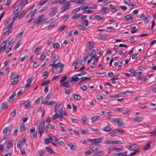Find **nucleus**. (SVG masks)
Segmentation results:
<instances>
[{
  "label": "nucleus",
  "instance_id": "obj_1",
  "mask_svg": "<svg viewBox=\"0 0 156 156\" xmlns=\"http://www.w3.org/2000/svg\"><path fill=\"white\" fill-rule=\"evenodd\" d=\"M44 14H42L40 16L35 20L34 25L35 26L37 24H41L43 23L46 20V19H44Z\"/></svg>",
  "mask_w": 156,
  "mask_h": 156
},
{
  "label": "nucleus",
  "instance_id": "obj_2",
  "mask_svg": "<svg viewBox=\"0 0 156 156\" xmlns=\"http://www.w3.org/2000/svg\"><path fill=\"white\" fill-rule=\"evenodd\" d=\"M62 64L61 63L59 62L55 64H50L49 66H51L52 67L51 70L52 73H55L57 71L58 69L60 68Z\"/></svg>",
  "mask_w": 156,
  "mask_h": 156
},
{
  "label": "nucleus",
  "instance_id": "obj_3",
  "mask_svg": "<svg viewBox=\"0 0 156 156\" xmlns=\"http://www.w3.org/2000/svg\"><path fill=\"white\" fill-rule=\"evenodd\" d=\"M120 142L121 141L119 140H107L104 141L103 142V143L105 144H108L109 145L117 144L119 143L122 144Z\"/></svg>",
  "mask_w": 156,
  "mask_h": 156
},
{
  "label": "nucleus",
  "instance_id": "obj_4",
  "mask_svg": "<svg viewBox=\"0 0 156 156\" xmlns=\"http://www.w3.org/2000/svg\"><path fill=\"white\" fill-rule=\"evenodd\" d=\"M45 124V122L44 121H42L40 123L38 129V133L40 136H41L43 133L44 132V129Z\"/></svg>",
  "mask_w": 156,
  "mask_h": 156
},
{
  "label": "nucleus",
  "instance_id": "obj_5",
  "mask_svg": "<svg viewBox=\"0 0 156 156\" xmlns=\"http://www.w3.org/2000/svg\"><path fill=\"white\" fill-rule=\"evenodd\" d=\"M130 151H139V146L136 144H133L131 145H129L128 148Z\"/></svg>",
  "mask_w": 156,
  "mask_h": 156
},
{
  "label": "nucleus",
  "instance_id": "obj_6",
  "mask_svg": "<svg viewBox=\"0 0 156 156\" xmlns=\"http://www.w3.org/2000/svg\"><path fill=\"white\" fill-rule=\"evenodd\" d=\"M70 2H68L61 8V12L63 13L69 9Z\"/></svg>",
  "mask_w": 156,
  "mask_h": 156
},
{
  "label": "nucleus",
  "instance_id": "obj_7",
  "mask_svg": "<svg viewBox=\"0 0 156 156\" xmlns=\"http://www.w3.org/2000/svg\"><path fill=\"white\" fill-rule=\"evenodd\" d=\"M65 1V0H54V1H51L49 2L48 4V5L53 4L59 3L60 4H62Z\"/></svg>",
  "mask_w": 156,
  "mask_h": 156
},
{
  "label": "nucleus",
  "instance_id": "obj_8",
  "mask_svg": "<svg viewBox=\"0 0 156 156\" xmlns=\"http://www.w3.org/2000/svg\"><path fill=\"white\" fill-rule=\"evenodd\" d=\"M55 114L53 115L52 118L53 120H55L58 118H63V115L59 114L58 112H55Z\"/></svg>",
  "mask_w": 156,
  "mask_h": 156
},
{
  "label": "nucleus",
  "instance_id": "obj_9",
  "mask_svg": "<svg viewBox=\"0 0 156 156\" xmlns=\"http://www.w3.org/2000/svg\"><path fill=\"white\" fill-rule=\"evenodd\" d=\"M101 147V145L99 144L94 145L91 148L92 151H96L99 149Z\"/></svg>",
  "mask_w": 156,
  "mask_h": 156
},
{
  "label": "nucleus",
  "instance_id": "obj_10",
  "mask_svg": "<svg viewBox=\"0 0 156 156\" xmlns=\"http://www.w3.org/2000/svg\"><path fill=\"white\" fill-rule=\"evenodd\" d=\"M49 138H44V143L46 144H48L52 142L53 140L52 137L50 135H49Z\"/></svg>",
  "mask_w": 156,
  "mask_h": 156
},
{
  "label": "nucleus",
  "instance_id": "obj_11",
  "mask_svg": "<svg viewBox=\"0 0 156 156\" xmlns=\"http://www.w3.org/2000/svg\"><path fill=\"white\" fill-rule=\"evenodd\" d=\"M55 103V101H49L48 100L43 101L42 103L44 105H53Z\"/></svg>",
  "mask_w": 156,
  "mask_h": 156
},
{
  "label": "nucleus",
  "instance_id": "obj_12",
  "mask_svg": "<svg viewBox=\"0 0 156 156\" xmlns=\"http://www.w3.org/2000/svg\"><path fill=\"white\" fill-rule=\"evenodd\" d=\"M134 18L132 17L131 16L130 14L126 15L125 17V20L126 21H128L129 20L132 22L134 21Z\"/></svg>",
  "mask_w": 156,
  "mask_h": 156
},
{
  "label": "nucleus",
  "instance_id": "obj_13",
  "mask_svg": "<svg viewBox=\"0 0 156 156\" xmlns=\"http://www.w3.org/2000/svg\"><path fill=\"white\" fill-rule=\"evenodd\" d=\"M79 78L77 76V75H74L71 77L70 81L71 82H76L78 80Z\"/></svg>",
  "mask_w": 156,
  "mask_h": 156
},
{
  "label": "nucleus",
  "instance_id": "obj_14",
  "mask_svg": "<svg viewBox=\"0 0 156 156\" xmlns=\"http://www.w3.org/2000/svg\"><path fill=\"white\" fill-rule=\"evenodd\" d=\"M21 9L18 6L14 8L13 10V12L14 14H19V13L21 11Z\"/></svg>",
  "mask_w": 156,
  "mask_h": 156
},
{
  "label": "nucleus",
  "instance_id": "obj_15",
  "mask_svg": "<svg viewBox=\"0 0 156 156\" xmlns=\"http://www.w3.org/2000/svg\"><path fill=\"white\" fill-rule=\"evenodd\" d=\"M103 140V137H101L98 138L94 139V143H100Z\"/></svg>",
  "mask_w": 156,
  "mask_h": 156
},
{
  "label": "nucleus",
  "instance_id": "obj_16",
  "mask_svg": "<svg viewBox=\"0 0 156 156\" xmlns=\"http://www.w3.org/2000/svg\"><path fill=\"white\" fill-rule=\"evenodd\" d=\"M58 9H57L54 8L50 12L49 15L50 16H52L58 12Z\"/></svg>",
  "mask_w": 156,
  "mask_h": 156
},
{
  "label": "nucleus",
  "instance_id": "obj_17",
  "mask_svg": "<svg viewBox=\"0 0 156 156\" xmlns=\"http://www.w3.org/2000/svg\"><path fill=\"white\" fill-rule=\"evenodd\" d=\"M90 8L88 9L87 13H90L94 12V9H97V6L96 5H94L92 7L89 6Z\"/></svg>",
  "mask_w": 156,
  "mask_h": 156
},
{
  "label": "nucleus",
  "instance_id": "obj_18",
  "mask_svg": "<svg viewBox=\"0 0 156 156\" xmlns=\"http://www.w3.org/2000/svg\"><path fill=\"white\" fill-rule=\"evenodd\" d=\"M10 129V127L9 126L5 127L3 130V133L5 135H7L8 134V133Z\"/></svg>",
  "mask_w": 156,
  "mask_h": 156
},
{
  "label": "nucleus",
  "instance_id": "obj_19",
  "mask_svg": "<svg viewBox=\"0 0 156 156\" xmlns=\"http://www.w3.org/2000/svg\"><path fill=\"white\" fill-rule=\"evenodd\" d=\"M87 45L88 46V48L90 50L94 48V44L90 41L88 42Z\"/></svg>",
  "mask_w": 156,
  "mask_h": 156
},
{
  "label": "nucleus",
  "instance_id": "obj_20",
  "mask_svg": "<svg viewBox=\"0 0 156 156\" xmlns=\"http://www.w3.org/2000/svg\"><path fill=\"white\" fill-rule=\"evenodd\" d=\"M144 119L142 117H137L133 119L134 121L137 122H141Z\"/></svg>",
  "mask_w": 156,
  "mask_h": 156
},
{
  "label": "nucleus",
  "instance_id": "obj_21",
  "mask_svg": "<svg viewBox=\"0 0 156 156\" xmlns=\"http://www.w3.org/2000/svg\"><path fill=\"white\" fill-rule=\"evenodd\" d=\"M101 118V116H100L98 115H95L92 117L91 119L92 120L91 121V122H93L97 121L99 119H100Z\"/></svg>",
  "mask_w": 156,
  "mask_h": 156
},
{
  "label": "nucleus",
  "instance_id": "obj_22",
  "mask_svg": "<svg viewBox=\"0 0 156 156\" xmlns=\"http://www.w3.org/2000/svg\"><path fill=\"white\" fill-rule=\"evenodd\" d=\"M8 106L7 103L6 101L4 102L1 105V107L2 109L7 108Z\"/></svg>",
  "mask_w": 156,
  "mask_h": 156
},
{
  "label": "nucleus",
  "instance_id": "obj_23",
  "mask_svg": "<svg viewBox=\"0 0 156 156\" xmlns=\"http://www.w3.org/2000/svg\"><path fill=\"white\" fill-rule=\"evenodd\" d=\"M13 145V141L12 140H9L7 143V147L10 148L12 147Z\"/></svg>",
  "mask_w": 156,
  "mask_h": 156
},
{
  "label": "nucleus",
  "instance_id": "obj_24",
  "mask_svg": "<svg viewBox=\"0 0 156 156\" xmlns=\"http://www.w3.org/2000/svg\"><path fill=\"white\" fill-rule=\"evenodd\" d=\"M32 81V80L31 79H28L27 80V83L25 86V87L27 88H28L29 87L31 84Z\"/></svg>",
  "mask_w": 156,
  "mask_h": 156
},
{
  "label": "nucleus",
  "instance_id": "obj_25",
  "mask_svg": "<svg viewBox=\"0 0 156 156\" xmlns=\"http://www.w3.org/2000/svg\"><path fill=\"white\" fill-rule=\"evenodd\" d=\"M82 122L85 124H87L89 122V120L85 117H83L81 119Z\"/></svg>",
  "mask_w": 156,
  "mask_h": 156
},
{
  "label": "nucleus",
  "instance_id": "obj_26",
  "mask_svg": "<svg viewBox=\"0 0 156 156\" xmlns=\"http://www.w3.org/2000/svg\"><path fill=\"white\" fill-rule=\"evenodd\" d=\"M45 148L46 150L48 152L52 154H54L55 153L54 151L52 149V148L49 147H46Z\"/></svg>",
  "mask_w": 156,
  "mask_h": 156
},
{
  "label": "nucleus",
  "instance_id": "obj_27",
  "mask_svg": "<svg viewBox=\"0 0 156 156\" xmlns=\"http://www.w3.org/2000/svg\"><path fill=\"white\" fill-rule=\"evenodd\" d=\"M110 126L111 125L108 124L107 126L104 128L103 129V131L105 132L109 131L111 129Z\"/></svg>",
  "mask_w": 156,
  "mask_h": 156
},
{
  "label": "nucleus",
  "instance_id": "obj_28",
  "mask_svg": "<svg viewBox=\"0 0 156 156\" xmlns=\"http://www.w3.org/2000/svg\"><path fill=\"white\" fill-rule=\"evenodd\" d=\"M122 119L121 118H114L112 119L111 121L112 122H116L118 123L120 121H122Z\"/></svg>",
  "mask_w": 156,
  "mask_h": 156
},
{
  "label": "nucleus",
  "instance_id": "obj_29",
  "mask_svg": "<svg viewBox=\"0 0 156 156\" xmlns=\"http://www.w3.org/2000/svg\"><path fill=\"white\" fill-rule=\"evenodd\" d=\"M58 113L63 115H67L66 112L65 111H63L62 108H60L58 110Z\"/></svg>",
  "mask_w": 156,
  "mask_h": 156
},
{
  "label": "nucleus",
  "instance_id": "obj_30",
  "mask_svg": "<svg viewBox=\"0 0 156 156\" xmlns=\"http://www.w3.org/2000/svg\"><path fill=\"white\" fill-rule=\"evenodd\" d=\"M67 146L70 147V149L72 150L75 151L76 150V147L73 144L71 143L68 144Z\"/></svg>",
  "mask_w": 156,
  "mask_h": 156
},
{
  "label": "nucleus",
  "instance_id": "obj_31",
  "mask_svg": "<svg viewBox=\"0 0 156 156\" xmlns=\"http://www.w3.org/2000/svg\"><path fill=\"white\" fill-rule=\"evenodd\" d=\"M94 18L96 19L97 20L100 21L102 20V19L104 18V17H102L101 16L99 15H94Z\"/></svg>",
  "mask_w": 156,
  "mask_h": 156
},
{
  "label": "nucleus",
  "instance_id": "obj_32",
  "mask_svg": "<svg viewBox=\"0 0 156 156\" xmlns=\"http://www.w3.org/2000/svg\"><path fill=\"white\" fill-rule=\"evenodd\" d=\"M108 36L107 34H101L99 35L100 37V40H104Z\"/></svg>",
  "mask_w": 156,
  "mask_h": 156
},
{
  "label": "nucleus",
  "instance_id": "obj_33",
  "mask_svg": "<svg viewBox=\"0 0 156 156\" xmlns=\"http://www.w3.org/2000/svg\"><path fill=\"white\" fill-rule=\"evenodd\" d=\"M90 129L93 132H97V133L98 135H100L101 134V133L99 132V129H94L92 128H90Z\"/></svg>",
  "mask_w": 156,
  "mask_h": 156
},
{
  "label": "nucleus",
  "instance_id": "obj_34",
  "mask_svg": "<svg viewBox=\"0 0 156 156\" xmlns=\"http://www.w3.org/2000/svg\"><path fill=\"white\" fill-rule=\"evenodd\" d=\"M37 9H35L33 11H31L29 13V15L31 16V17L34 18V14L37 12Z\"/></svg>",
  "mask_w": 156,
  "mask_h": 156
},
{
  "label": "nucleus",
  "instance_id": "obj_35",
  "mask_svg": "<svg viewBox=\"0 0 156 156\" xmlns=\"http://www.w3.org/2000/svg\"><path fill=\"white\" fill-rule=\"evenodd\" d=\"M26 129V127L24 124H20V131H23Z\"/></svg>",
  "mask_w": 156,
  "mask_h": 156
},
{
  "label": "nucleus",
  "instance_id": "obj_36",
  "mask_svg": "<svg viewBox=\"0 0 156 156\" xmlns=\"http://www.w3.org/2000/svg\"><path fill=\"white\" fill-rule=\"evenodd\" d=\"M69 16L68 15H65L64 16L62 17V21L65 22L69 18Z\"/></svg>",
  "mask_w": 156,
  "mask_h": 156
},
{
  "label": "nucleus",
  "instance_id": "obj_37",
  "mask_svg": "<svg viewBox=\"0 0 156 156\" xmlns=\"http://www.w3.org/2000/svg\"><path fill=\"white\" fill-rule=\"evenodd\" d=\"M48 71H44L42 75V77L44 79H46L47 78L48 76Z\"/></svg>",
  "mask_w": 156,
  "mask_h": 156
},
{
  "label": "nucleus",
  "instance_id": "obj_38",
  "mask_svg": "<svg viewBox=\"0 0 156 156\" xmlns=\"http://www.w3.org/2000/svg\"><path fill=\"white\" fill-rule=\"evenodd\" d=\"M14 41V39L12 38H9L8 40V44L9 46H10L12 45V43H13Z\"/></svg>",
  "mask_w": 156,
  "mask_h": 156
},
{
  "label": "nucleus",
  "instance_id": "obj_39",
  "mask_svg": "<svg viewBox=\"0 0 156 156\" xmlns=\"http://www.w3.org/2000/svg\"><path fill=\"white\" fill-rule=\"evenodd\" d=\"M108 8V7H102L101 9V13L103 14L106 13L107 11H106V9Z\"/></svg>",
  "mask_w": 156,
  "mask_h": 156
},
{
  "label": "nucleus",
  "instance_id": "obj_40",
  "mask_svg": "<svg viewBox=\"0 0 156 156\" xmlns=\"http://www.w3.org/2000/svg\"><path fill=\"white\" fill-rule=\"evenodd\" d=\"M60 47V44L59 43H55L53 44V48L55 49H58Z\"/></svg>",
  "mask_w": 156,
  "mask_h": 156
},
{
  "label": "nucleus",
  "instance_id": "obj_41",
  "mask_svg": "<svg viewBox=\"0 0 156 156\" xmlns=\"http://www.w3.org/2000/svg\"><path fill=\"white\" fill-rule=\"evenodd\" d=\"M70 120L71 122L73 123H78L79 122V120L78 119L73 118H71Z\"/></svg>",
  "mask_w": 156,
  "mask_h": 156
},
{
  "label": "nucleus",
  "instance_id": "obj_42",
  "mask_svg": "<svg viewBox=\"0 0 156 156\" xmlns=\"http://www.w3.org/2000/svg\"><path fill=\"white\" fill-rule=\"evenodd\" d=\"M31 106V103L30 101H29L25 105V107L26 109L30 108Z\"/></svg>",
  "mask_w": 156,
  "mask_h": 156
},
{
  "label": "nucleus",
  "instance_id": "obj_43",
  "mask_svg": "<svg viewBox=\"0 0 156 156\" xmlns=\"http://www.w3.org/2000/svg\"><path fill=\"white\" fill-rule=\"evenodd\" d=\"M150 143H149L143 147V149L144 151H146L148 150L150 147Z\"/></svg>",
  "mask_w": 156,
  "mask_h": 156
},
{
  "label": "nucleus",
  "instance_id": "obj_44",
  "mask_svg": "<svg viewBox=\"0 0 156 156\" xmlns=\"http://www.w3.org/2000/svg\"><path fill=\"white\" fill-rule=\"evenodd\" d=\"M77 27L79 29L81 30H85L87 29L85 27L80 25H78Z\"/></svg>",
  "mask_w": 156,
  "mask_h": 156
},
{
  "label": "nucleus",
  "instance_id": "obj_45",
  "mask_svg": "<svg viewBox=\"0 0 156 156\" xmlns=\"http://www.w3.org/2000/svg\"><path fill=\"white\" fill-rule=\"evenodd\" d=\"M62 86L64 87H69V81H67L66 82H64L62 84Z\"/></svg>",
  "mask_w": 156,
  "mask_h": 156
},
{
  "label": "nucleus",
  "instance_id": "obj_46",
  "mask_svg": "<svg viewBox=\"0 0 156 156\" xmlns=\"http://www.w3.org/2000/svg\"><path fill=\"white\" fill-rule=\"evenodd\" d=\"M47 0H43L41 1L40 2L37 4L38 6H41L43 5L47 2Z\"/></svg>",
  "mask_w": 156,
  "mask_h": 156
},
{
  "label": "nucleus",
  "instance_id": "obj_47",
  "mask_svg": "<svg viewBox=\"0 0 156 156\" xmlns=\"http://www.w3.org/2000/svg\"><path fill=\"white\" fill-rule=\"evenodd\" d=\"M28 3V0H22L20 4L21 5H25Z\"/></svg>",
  "mask_w": 156,
  "mask_h": 156
},
{
  "label": "nucleus",
  "instance_id": "obj_48",
  "mask_svg": "<svg viewBox=\"0 0 156 156\" xmlns=\"http://www.w3.org/2000/svg\"><path fill=\"white\" fill-rule=\"evenodd\" d=\"M48 6H44L42 9L39 10V12L40 13H42L46 10L48 9Z\"/></svg>",
  "mask_w": 156,
  "mask_h": 156
},
{
  "label": "nucleus",
  "instance_id": "obj_49",
  "mask_svg": "<svg viewBox=\"0 0 156 156\" xmlns=\"http://www.w3.org/2000/svg\"><path fill=\"white\" fill-rule=\"evenodd\" d=\"M108 150V154H111L112 153V152L115 150L114 147H110L108 148L107 149Z\"/></svg>",
  "mask_w": 156,
  "mask_h": 156
},
{
  "label": "nucleus",
  "instance_id": "obj_50",
  "mask_svg": "<svg viewBox=\"0 0 156 156\" xmlns=\"http://www.w3.org/2000/svg\"><path fill=\"white\" fill-rule=\"evenodd\" d=\"M27 13V12L24 11H22L20 14V16L18 17L19 19H21L23 16Z\"/></svg>",
  "mask_w": 156,
  "mask_h": 156
},
{
  "label": "nucleus",
  "instance_id": "obj_51",
  "mask_svg": "<svg viewBox=\"0 0 156 156\" xmlns=\"http://www.w3.org/2000/svg\"><path fill=\"white\" fill-rule=\"evenodd\" d=\"M41 47V46H39L36 47L34 50V53H37L39 51V50Z\"/></svg>",
  "mask_w": 156,
  "mask_h": 156
},
{
  "label": "nucleus",
  "instance_id": "obj_52",
  "mask_svg": "<svg viewBox=\"0 0 156 156\" xmlns=\"http://www.w3.org/2000/svg\"><path fill=\"white\" fill-rule=\"evenodd\" d=\"M39 156H44L45 152L44 151L42 150H40L39 151Z\"/></svg>",
  "mask_w": 156,
  "mask_h": 156
},
{
  "label": "nucleus",
  "instance_id": "obj_53",
  "mask_svg": "<svg viewBox=\"0 0 156 156\" xmlns=\"http://www.w3.org/2000/svg\"><path fill=\"white\" fill-rule=\"evenodd\" d=\"M74 98L77 100H80L81 99V97L80 95L78 94H76L74 95Z\"/></svg>",
  "mask_w": 156,
  "mask_h": 156
},
{
  "label": "nucleus",
  "instance_id": "obj_54",
  "mask_svg": "<svg viewBox=\"0 0 156 156\" xmlns=\"http://www.w3.org/2000/svg\"><path fill=\"white\" fill-rule=\"evenodd\" d=\"M59 106L58 105H56L55 107V111L54 112H58V110L59 108Z\"/></svg>",
  "mask_w": 156,
  "mask_h": 156
},
{
  "label": "nucleus",
  "instance_id": "obj_55",
  "mask_svg": "<svg viewBox=\"0 0 156 156\" xmlns=\"http://www.w3.org/2000/svg\"><path fill=\"white\" fill-rule=\"evenodd\" d=\"M67 78V77L66 76H64L62 77L60 80V83H62L65 82V81L66 80Z\"/></svg>",
  "mask_w": 156,
  "mask_h": 156
},
{
  "label": "nucleus",
  "instance_id": "obj_56",
  "mask_svg": "<svg viewBox=\"0 0 156 156\" xmlns=\"http://www.w3.org/2000/svg\"><path fill=\"white\" fill-rule=\"evenodd\" d=\"M18 82V79L17 78H14V80L13 81L11 82V84L12 85L15 84Z\"/></svg>",
  "mask_w": 156,
  "mask_h": 156
},
{
  "label": "nucleus",
  "instance_id": "obj_57",
  "mask_svg": "<svg viewBox=\"0 0 156 156\" xmlns=\"http://www.w3.org/2000/svg\"><path fill=\"white\" fill-rule=\"evenodd\" d=\"M127 151H126L124 153H118L119 156H127Z\"/></svg>",
  "mask_w": 156,
  "mask_h": 156
},
{
  "label": "nucleus",
  "instance_id": "obj_58",
  "mask_svg": "<svg viewBox=\"0 0 156 156\" xmlns=\"http://www.w3.org/2000/svg\"><path fill=\"white\" fill-rule=\"evenodd\" d=\"M2 42L1 43V44L2 45L3 44H5V43L7 41V39L6 37H3L2 39Z\"/></svg>",
  "mask_w": 156,
  "mask_h": 156
},
{
  "label": "nucleus",
  "instance_id": "obj_59",
  "mask_svg": "<svg viewBox=\"0 0 156 156\" xmlns=\"http://www.w3.org/2000/svg\"><path fill=\"white\" fill-rule=\"evenodd\" d=\"M15 94H16L15 93H14L12 95H11V96H10L9 97V100L10 102H11V101H13V98H14V96H15Z\"/></svg>",
  "mask_w": 156,
  "mask_h": 156
},
{
  "label": "nucleus",
  "instance_id": "obj_60",
  "mask_svg": "<svg viewBox=\"0 0 156 156\" xmlns=\"http://www.w3.org/2000/svg\"><path fill=\"white\" fill-rule=\"evenodd\" d=\"M66 27V25L60 26L58 29V30L59 31H62L65 29Z\"/></svg>",
  "mask_w": 156,
  "mask_h": 156
},
{
  "label": "nucleus",
  "instance_id": "obj_61",
  "mask_svg": "<svg viewBox=\"0 0 156 156\" xmlns=\"http://www.w3.org/2000/svg\"><path fill=\"white\" fill-rule=\"evenodd\" d=\"M18 132V129L17 128H15L13 131L12 135L13 136H16Z\"/></svg>",
  "mask_w": 156,
  "mask_h": 156
},
{
  "label": "nucleus",
  "instance_id": "obj_62",
  "mask_svg": "<svg viewBox=\"0 0 156 156\" xmlns=\"http://www.w3.org/2000/svg\"><path fill=\"white\" fill-rule=\"evenodd\" d=\"M16 113V109H14L13 111L10 113V115L12 117H14Z\"/></svg>",
  "mask_w": 156,
  "mask_h": 156
},
{
  "label": "nucleus",
  "instance_id": "obj_63",
  "mask_svg": "<svg viewBox=\"0 0 156 156\" xmlns=\"http://www.w3.org/2000/svg\"><path fill=\"white\" fill-rule=\"evenodd\" d=\"M64 66V65L62 63L61 66L60 67V69L59 70L58 72L59 73H61L63 71V68Z\"/></svg>",
  "mask_w": 156,
  "mask_h": 156
},
{
  "label": "nucleus",
  "instance_id": "obj_64",
  "mask_svg": "<svg viewBox=\"0 0 156 156\" xmlns=\"http://www.w3.org/2000/svg\"><path fill=\"white\" fill-rule=\"evenodd\" d=\"M52 39V37H50L48 38V40L47 43L48 45H50L51 43Z\"/></svg>",
  "mask_w": 156,
  "mask_h": 156
}]
</instances>
